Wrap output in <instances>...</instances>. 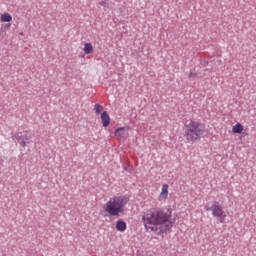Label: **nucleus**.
<instances>
[{
  "label": "nucleus",
  "instance_id": "obj_1",
  "mask_svg": "<svg viewBox=\"0 0 256 256\" xmlns=\"http://www.w3.org/2000/svg\"><path fill=\"white\" fill-rule=\"evenodd\" d=\"M142 221L146 231L155 233V235H161L163 231H169L173 227L171 215L158 209L147 210L142 217Z\"/></svg>",
  "mask_w": 256,
  "mask_h": 256
},
{
  "label": "nucleus",
  "instance_id": "obj_2",
  "mask_svg": "<svg viewBox=\"0 0 256 256\" xmlns=\"http://www.w3.org/2000/svg\"><path fill=\"white\" fill-rule=\"evenodd\" d=\"M127 203H129V198L125 196H114L104 205V211L110 217L118 218L125 211Z\"/></svg>",
  "mask_w": 256,
  "mask_h": 256
},
{
  "label": "nucleus",
  "instance_id": "obj_3",
  "mask_svg": "<svg viewBox=\"0 0 256 256\" xmlns=\"http://www.w3.org/2000/svg\"><path fill=\"white\" fill-rule=\"evenodd\" d=\"M185 138L188 143H195L205 133V124L200 121L190 120L185 123Z\"/></svg>",
  "mask_w": 256,
  "mask_h": 256
},
{
  "label": "nucleus",
  "instance_id": "obj_4",
  "mask_svg": "<svg viewBox=\"0 0 256 256\" xmlns=\"http://www.w3.org/2000/svg\"><path fill=\"white\" fill-rule=\"evenodd\" d=\"M206 211H211L212 216L216 219H219L220 223H225V219H227V214L223 209V206L219 204V202H214L211 207L205 206Z\"/></svg>",
  "mask_w": 256,
  "mask_h": 256
},
{
  "label": "nucleus",
  "instance_id": "obj_5",
  "mask_svg": "<svg viewBox=\"0 0 256 256\" xmlns=\"http://www.w3.org/2000/svg\"><path fill=\"white\" fill-rule=\"evenodd\" d=\"M16 139L21 147H27L31 143L32 136L29 131L18 132Z\"/></svg>",
  "mask_w": 256,
  "mask_h": 256
},
{
  "label": "nucleus",
  "instance_id": "obj_6",
  "mask_svg": "<svg viewBox=\"0 0 256 256\" xmlns=\"http://www.w3.org/2000/svg\"><path fill=\"white\" fill-rule=\"evenodd\" d=\"M169 197V184H163L161 188V192L158 196V201H167Z\"/></svg>",
  "mask_w": 256,
  "mask_h": 256
},
{
  "label": "nucleus",
  "instance_id": "obj_7",
  "mask_svg": "<svg viewBox=\"0 0 256 256\" xmlns=\"http://www.w3.org/2000/svg\"><path fill=\"white\" fill-rule=\"evenodd\" d=\"M127 131H129V128H125V127L118 128L115 131V137H117V139H123V137L127 136Z\"/></svg>",
  "mask_w": 256,
  "mask_h": 256
},
{
  "label": "nucleus",
  "instance_id": "obj_8",
  "mask_svg": "<svg viewBox=\"0 0 256 256\" xmlns=\"http://www.w3.org/2000/svg\"><path fill=\"white\" fill-rule=\"evenodd\" d=\"M101 121L103 127H109V123H111V117H109V113H107V111H104L101 114Z\"/></svg>",
  "mask_w": 256,
  "mask_h": 256
},
{
  "label": "nucleus",
  "instance_id": "obj_9",
  "mask_svg": "<svg viewBox=\"0 0 256 256\" xmlns=\"http://www.w3.org/2000/svg\"><path fill=\"white\" fill-rule=\"evenodd\" d=\"M116 229L117 231H120V233H123L127 230V223L123 220H118L116 223Z\"/></svg>",
  "mask_w": 256,
  "mask_h": 256
},
{
  "label": "nucleus",
  "instance_id": "obj_10",
  "mask_svg": "<svg viewBox=\"0 0 256 256\" xmlns=\"http://www.w3.org/2000/svg\"><path fill=\"white\" fill-rule=\"evenodd\" d=\"M0 20L2 23H11L13 21V16L9 13H3L0 16Z\"/></svg>",
  "mask_w": 256,
  "mask_h": 256
},
{
  "label": "nucleus",
  "instance_id": "obj_11",
  "mask_svg": "<svg viewBox=\"0 0 256 256\" xmlns=\"http://www.w3.org/2000/svg\"><path fill=\"white\" fill-rule=\"evenodd\" d=\"M93 51H94L93 44H91V42L84 43V53H85V55H91V53H93Z\"/></svg>",
  "mask_w": 256,
  "mask_h": 256
},
{
  "label": "nucleus",
  "instance_id": "obj_12",
  "mask_svg": "<svg viewBox=\"0 0 256 256\" xmlns=\"http://www.w3.org/2000/svg\"><path fill=\"white\" fill-rule=\"evenodd\" d=\"M232 133H243V126L241 123H237L232 127Z\"/></svg>",
  "mask_w": 256,
  "mask_h": 256
},
{
  "label": "nucleus",
  "instance_id": "obj_13",
  "mask_svg": "<svg viewBox=\"0 0 256 256\" xmlns=\"http://www.w3.org/2000/svg\"><path fill=\"white\" fill-rule=\"evenodd\" d=\"M94 110H95L96 115H99V113H101V111H103V106H101L100 104H95Z\"/></svg>",
  "mask_w": 256,
  "mask_h": 256
},
{
  "label": "nucleus",
  "instance_id": "obj_14",
  "mask_svg": "<svg viewBox=\"0 0 256 256\" xmlns=\"http://www.w3.org/2000/svg\"><path fill=\"white\" fill-rule=\"evenodd\" d=\"M3 165V158L0 157V167Z\"/></svg>",
  "mask_w": 256,
  "mask_h": 256
}]
</instances>
